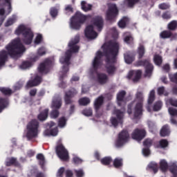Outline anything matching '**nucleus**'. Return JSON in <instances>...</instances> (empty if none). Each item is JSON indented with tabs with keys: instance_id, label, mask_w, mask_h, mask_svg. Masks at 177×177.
<instances>
[{
	"instance_id": "4c0bfd02",
	"label": "nucleus",
	"mask_w": 177,
	"mask_h": 177,
	"mask_svg": "<svg viewBox=\"0 0 177 177\" xmlns=\"http://www.w3.org/2000/svg\"><path fill=\"white\" fill-rule=\"evenodd\" d=\"M124 41L125 44H127L128 45H133V37H132V35L129 34L126 35L124 37Z\"/></svg>"
},
{
	"instance_id": "9b49d317",
	"label": "nucleus",
	"mask_w": 177,
	"mask_h": 177,
	"mask_svg": "<svg viewBox=\"0 0 177 177\" xmlns=\"http://www.w3.org/2000/svg\"><path fill=\"white\" fill-rule=\"evenodd\" d=\"M57 156H58L59 158L62 161H68V151L66 149L64 146L62 144H59L56 147L55 149Z\"/></svg>"
},
{
	"instance_id": "09e8293b",
	"label": "nucleus",
	"mask_w": 177,
	"mask_h": 177,
	"mask_svg": "<svg viewBox=\"0 0 177 177\" xmlns=\"http://www.w3.org/2000/svg\"><path fill=\"white\" fill-rule=\"evenodd\" d=\"M139 2H140V0H126L125 3H127L128 8H133Z\"/></svg>"
},
{
	"instance_id": "4be33fe9",
	"label": "nucleus",
	"mask_w": 177,
	"mask_h": 177,
	"mask_svg": "<svg viewBox=\"0 0 177 177\" xmlns=\"http://www.w3.org/2000/svg\"><path fill=\"white\" fill-rule=\"evenodd\" d=\"M127 95V91L122 90L119 91L117 94V102H118V105L121 106L122 104L125 106V95Z\"/></svg>"
},
{
	"instance_id": "9d476101",
	"label": "nucleus",
	"mask_w": 177,
	"mask_h": 177,
	"mask_svg": "<svg viewBox=\"0 0 177 177\" xmlns=\"http://www.w3.org/2000/svg\"><path fill=\"white\" fill-rule=\"evenodd\" d=\"M129 140V133L124 129L120 133H119L118 139L115 142L117 147H122L125 143H128Z\"/></svg>"
},
{
	"instance_id": "6ab92c4d",
	"label": "nucleus",
	"mask_w": 177,
	"mask_h": 177,
	"mask_svg": "<svg viewBox=\"0 0 177 177\" xmlns=\"http://www.w3.org/2000/svg\"><path fill=\"white\" fill-rule=\"evenodd\" d=\"M133 75V82H139L142 78V70L131 71L127 75L128 80H132Z\"/></svg>"
},
{
	"instance_id": "0e129e2a",
	"label": "nucleus",
	"mask_w": 177,
	"mask_h": 177,
	"mask_svg": "<svg viewBox=\"0 0 177 177\" xmlns=\"http://www.w3.org/2000/svg\"><path fill=\"white\" fill-rule=\"evenodd\" d=\"M169 114H170L172 117H177V109L174 107H169L168 109Z\"/></svg>"
},
{
	"instance_id": "13d9d810",
	"label": "nucleus",
	"mask_w": 177,
	"mask_h": 177,
	"mask_svg": "<svg viewBox=\"0 0 177 177\" xmlns=\"http://www.w3.org/2000/svg\"><path fill=\"white\" fill-rule=\"evenodd\" d=\"M16 22V17H12L9 18L5 24L6 27H9Z\"/></svg>"
},
{
	"instance_id": "e433bc0d",
	"label": "nucleus",
	"mask_w": 177,
	"mask_h": 177,
	"mask_svg": "<svg viewBox=\"0 0 177 177\" xmlns=\"http://www.w3.org/2000/svg\"><path fill=\"white\" fill-rule=\"evenodd\" d=\"M80 106H88L91 103V99L88 97H84L79 100Z\"/></svg>"
},
{
	"instance_id": "aec40b11",
	"label": "nucleus",
	"mask_w": 177,
	"mask_h": 177,
	"mask_svg": "<svg viewBox=\"0 0 177 177\" xmlns=\"http://www.w3.org/2000/svg\"><path fill=\"white\" fill-rule=\"evenodd\" d=\"M24 42L26 45H31L32 44V39H34V32L31 29L27 30L23 35Z\"/></svg>"
},
{
	"instance_id": "3c124183",
	"label": "nucleus",
	"mask_w": 177,
	"mask_h": 177,
	"mask_svg": "<svg viewBox=\"0 0 177 177\" xmlns=\"http://www.w3.org/2000/svg\"><path fill=\"white\" fill-rule=\"evenodd\" d=\"M32 66V63L30 61H25L23 62L22 64L20 66V68H22V70H26L27 68H30Z\"/></svg>"
},
{
	"instance_id": "a878e982",
	"label": "nucleus",
	"mask_w": 177,
	"mask_h": 177,
	"mask_svg": "<svg viewBox=\"0 0 177 177\" xmlns=\"http://www.w3.org/2000/svg\"><path fill=\"white\" fill-rule=\"evenodd\" d=\"M124 62L127 64H132L135 61V55L132 53L127 52L124 55Z\"/></svg>"
},
{
	"instance_id": "f257e3e1",
	"label": "nucleus",
	"mask_w": 177,
	"mask_h": 177,
	"mask_svg": "<svg viewBox=\"0 0 177 177\" xmlns=\"http://www.w3.org/2000/svg\"><path fill=\"white\" fill-rule=\"evenodd\" d=\"M103 50L102 55L105 59V69L108 75H114L117 71V56L120 50L118 45H102L101 47Z\"/></svg>"
},
{
	"instance_id": "72a5a7b5",
	"label": "nucleus",
	"mask_w": 177,
	"mask_h": 177,
	"mask_svg": "<svg viewBox=\"0 0 177 177\" xmlns=\"http://www.w3.org/2000/svg\"><path fill=\"white\" fill-rule=\"evenodd\" d=\"M135 102H136V103H140L141 104H143V102H145V97H143V93L142 91H138L136 93Z\"/></svg>"
},
{
	"instance_id": "20e7f679",
	"label": "nucleus",
	"mask_w": 177,
	"mask_h": 177,
	"mask_svg": "<svg viewBox=\"0 0 177 177\" xmlns=\"http://www.w3.org/2000/svg\"><path fill=\"white\" fill-rule=\"evenodd\" d=\"M102 57H103V53L98 50L92 63L93 70L91 71V74H97V82H98L100 85H105L106 82H109V76L106 73L97 72L99 67L102 66Z\"/></svg>"
},
{
	"instance_id": "39448f33",
	"label": "nucleus",
	"mask_w": 177,
	"mask_h": 177,
	"mask_svg": "<svg viewBox=\"0 0 177 177\" xmlns=\"http://www.w3.org/2000/svg\"><path fill=\"white\" fill-rule=\"evenodd\" d=\"M89 17H91V15H85L81 12L77 11L71 19V28H73V30H80L81 26H82Z\"/></svg>"
},
{
	"instance_id": "bb28decb",
	"label": "nucleus",
	"mask_w": 177,
	"mask_h": 177,
	"mask_svg": "<svg viewBox=\"0 0 177 177\" xmlns=\"http://www.w3.org/2000/svg\"><path fill=\"white\" fill-rule=\"evenodd\" d=\"M169 133H171L169 126L168 124H165L162 126L160 131V136L162 138H165V136H169Z\"/></svg>"
},
{
	"instance_id": "5fc2aeb1",
	"label": "nucleus",
	"mask_w": 177,
	"mask_h": 177,
	"mask_svg": "<svg viewBox=\"0 0 177 177\" xmlns=\"http://www.w3.org/2000/svg\"><path fill=\"white\" fill-rule=\"evenodd\" d=\"M158 95L161 96L162 95H164L165 96H168L169 93L168 92L165 91V87L160 86L158 88Z\"/></svg>"
},
{
	"instance_id": "e2e57ef3",
	"label": "nucleus",
	"mask_w": 177,
	"mask_h": 177,
	"mask_svg": "<svg viewBox=\"0 0 177 177\" xmlns=\"http://www.w3.org/2000/svg\"><path fill=\"white\" fill-rule=\"evenodd\" d=\"M53 107L55 109V110H59L60 107H62V101L55 100L53 102Z\"/></svg>"
},
{
	"instance_id": "dca6fc26",
	"label": "nucleus",
	"mask_w": 177,
	"mask_h": 177,
	"mask_svg": "<svg viewBox=\"0 0 177 177\" xmlns=\"http://www.w3.org/2000/svg\"><path fill=\"white\" fill-rule=\"evenodd\" d=\"M132 139L142 140L146 138V130L145 129H136L131 134Z\"/></svg>"
},
{
	"instance_id": "603ef678",
	"label": "nucleus",
	"mask_w": 177,
	"mask_h": 177,
	"mask_svg": "<svg viewBox=\"0 0 177 177\" xmlns=\"http://www.w3.org/2000/svg\"><path fill=\"white\" fill-rule=\"evenodd\" d=\"M161 107H162V102L161 101H158L154 103L153 110V111H160Z\"/></svg>"
},
{
	"instance_id": "7c9ffc66",
	"label": "nucleus",
	"mask_w": 177,
	"mask_h": 177,
	"mask_svg": "<svg viewBox=\"0 0 177 177\" xmlns=\"http://www.w3.org/2000/svg\"><path fill=\"white\" fill-rule=\"evenodd\" d=\"M6 167H12V165H14L15 167H19L20 164L17 161V159L16 158H9L8 160L6 162Z\"/></svg>"
},
{
	"instance_id": "4468645a",
	"label": "nucleus",
	"mask_w": 177,
	"mask_h": 177,
	"mask_svg": "<svg viewBox=\"0 0 177 177\" xmlns=\"http://www.w3.org/2000/svg\"><path fill=\"white\" fill-rule=\"evenodd\" d=\"M77 93H78V91H77V90L74 88H72L66 91L64 95L65 104H73V103H74L73 97H74Z\"/></svg>"
},
{
	"instance_id": "f8f14e48",
	"label": "nucleus",
	"mask_w": 177,
	"mask_h": 177,
	"mask_svg": "<svg viewBox=\"0 0 177 177\" xmlns=\"http://www.w3.org/2000/svg\"><path fill=\"white\" fill-rule=\"evenodd\" d=\"M103 103H104V97L103 96L98 97L94 102L95 115L98 118L103 115V110L100 109H102V106H103Z\"/></svg>"
},
{
	"instance_id": "f704fd0d",
	"label": "nucleus",
	"mask_w": 177,
	"mask_h": 177,
	"mask_svg": "<svg viewBox=\"0 0 177 177\" xmlns=\"http://www.w3.org/2000/svg\"><path fill=\"white\" fill-rule=\"evenodd\" d=\"M160 169L162 172H167L168 171V162L165 160H161L160 162Z\"/></svg>"
},
{
	"instance_id": "680f3d73",
	"label": "nucleus",
	"mask_w": 177,
	"mask_h": 177,
	"mask_svg": "<svg viewBox=\"0 0 177 177\" xmlns=\"http://www.w3.org/2000/svg\"><path fill=\"white\" fill-rule=\"evenodd\" d=\"M60 114V112L59 111V109H53L51 112H50V118H57V117H59Z\"/></svg>"
},
{
	"instance_id": "ea45409f",
	"label": "nucleus",
	"mask_w": 177,
	"mask_h": 177,
	"mask_svg": "<svg viewBox=\"0 0 177 177\" xmlns=\"http://www.w3.org/2000/svg\"><path fill=\"white\" fill-rule=\"evenodd\" d=\"M0 92L4 95V96H10L12 93H13V91H12V89L6 87H0Z\"/></svg>"
},
{
	"instance_id": "a18cd8bd",
	"label": "nucleus",
	"mask_w": 177,
	"mask_h": 177,
	"mask_svg": "<svg viewBox=\"0 0 177 177\" xmlns=\"http://www.w3.org/2000/svg\"><path fill=\"white\" fill-rule=\"evenodd\" d=\"M127 23H128V17H123L122 19L118 22L120 28H125V27H127Z\"/></svg>"
},
{
	"instance_id": "bf43d9fd",
	"label": "nucleus",
	"mask_w": 177,
	"mask_h": 177,
	"mask_svg": "<svg viewBox=\"0 0 177 177\" xmlns=\"http://www.w3.org/2000/svg\"><path fill=\"white\" fill-rule=\"evenodd\" d=\"M57 13H59V10L56 7H52L50 9V15L51 17H56V16H57Z\"/></svg>"
},
{
	"instance_id": "f3484780",
	"label": "nucleus",
	"mask_w": 177,
	"mask_h": 177,
	"mask_svg": "<svg viewBox=\"0 0 177 177\" xmlns=\"http://www.w3.org/2000/svg\"><path fill=\"white\" fill-rule=\"evenodd\" d=\"M143 104L136 103L133 109V118L140 120V117L143 115Z\"/></svg>"
},
{
	"instance_id": "58836bf2",
	"label": "nucleus",
	"mask_w": 177,
	"mask_h": 177,
	"mask_svg": "<svg viewBox=\"0 0 177 177\" xmlns=\"http://www.w3.org/2000/svg\"><path fill=\"white\" fill-rule=\"evenodd\" d=\"M81 6L84 12H89V10H92V5L87 4L85 1L81 2Z\"/></svg>"
},
{
	"instance_id": "393cba45",
	"label": "nucleus",
	"mask_w": 177,
	"mask_h": 177,
	"mask_svg": "<svg viewBox=\"0 0 177 177\" xmlns=\"http://www.w3.org/2000/svg\"><path fill=\"white\" fill-rule=\"evenodd\" d=\"M47 128L50 129L51 136H56L59 132L57 127H56V123L54 122H50L47 124Z\"/></svg>"
},
{
	"instance_id": "c03bdc74",
	"label": "nucleus",
	"mask_w": 177,
	"mask_h": 177,
	"mask_svg": "<svg viewBox=\"0 0 177 177\" xmlns=\"http://www.w3.org/2000/svg\"><path fill=\"white\" fill-rule=\"evenodd\" d=\"M167 28L169 31H175L177 28V21H171L167 25Z\"/></svg>"
},
{
	"instance_id": "c9c22d12",
	"label": "nucleus",
	"mask_w": 177,
	"mask_h": 177,
	"mask_svg": "<svg viewBox=\"0 0 177 177\" xmlns=\"http://www.w3.org/2000/svg\"><path fill=\"white\" fill-rule=\"evenodd\" d=\"M8 106H9V100H8V98L0 97L1 109L5 110Z\"/></svg>"
},
{
	"instance_id": "0eeeda50",
	"label": "nucleus",
	"mask_w": 177,
	"mask_h": 177,
	"mask_svg": "<svg viewBox=\"0 0 177 177\" xmlns=\"http://www.w3.org/2000/svg\"><path fill=\"white\" fill-rule=\"evenodd\" d=\"M113 114L116 115L115 117L111 118V124L115 127H118V124L122 125L124 124V118L125 117V110L121 111L120 109H115L113 111Z\"/></svg>"
},
{
	"instance_id": "f03ea898",
	"label": "nucleus",
	"mask_w": 177,
	"mask_h": 177,
	"mask_svg": "<svg viewBox=\"0 0 177 177\" xmlns=\"http://www.w3.org/2000/svg\"><path fill=\"white\" fill-rule=\"evenodd\" d=\"M78 52H80V46L77 45H69L68 49L65 52L64 56L59 59L60 63H62V64H65L62 66V75L59 77L60 81L62 80L61 84H59V88H62L63 89L67 88V84L65 82H63V80L64 77L67 76V73H68V71L70 70L68 66L71 64L70 61L71 60L73 55H74V53H78Z\"/></svg>"
},
{
	"instance_id": "cd10ccee",
	"label": "nucleus",
	"mask_w": 177,
	"mask_h": 177,
	"mask_svg": "<svg viewBox=\"0 0 177 177\" xmlns=\"http://www.w3.org/2000/svg\"><path fill=\"white\" fill-rule=\"evenodd\" d=\"M48 114L49 109H46L39 113V114L37 115V119L39 120V121L41 122L46 121V120L48 119Z\"/></svg>"
},
{
	"instance_id": "8fccbe9b",
	"label": "nucleus",
	"mask_w": 177,
	"mask_h": 177,
	"mask_svg": "<svg viewBox=\"0 0 177 177\" xmlns=\"http://www.w3.org/2000/svg\"><path fill=\"white\" fill-rule=\"evenodd\" d=\"M100 161L102 165H110V164H111V161H113V159H111V157H104L101 159Z\"/></svg>"
},
{
	"instance_id": "5701e85b",
	"label": "nucleus",
	"mask_w": 177,
	"mask_h": 177,
	"mask_svg": "<svg viewBox=\"0 0 177 177\" xmlns=\"http://www.w3.org/2000/svg\"><path fill=\"white\" fill-rule=\"evenodd\" d=\"M159 37L160 39H168V38H176L177 35L176 33H174L172 31L167 30L162 31L160 33Z\"/></svg>"
},
{
	"instance_id": "1a4fd4ad",
	"label": "nucleus",
	"mask_w": 177,
	"mask_h": 177,
	"mask_svg": "<svg viewBox=\"0 0 177 177\" xmlns=\"http://www.w3.org/2000/svg\"><path fill=\"white\" fill-rule=\"evenodd\" d=\"M118 8H117V5L111 4L109 6L108 10L106 11V20L113 23L115 21V19H117V16H118Z\"/></svg>"
},
{
	"instance_id": "a19ab883",
	"label": "nucleus",
	"mask_w": 177,
	"mask_h": 177,
	"mask_svg": "<svg viewBox=\"0 0 177 177\" xmlns=\"http://www.w3.org/2000/svg\"><path fill=\"white\" fill-rule=\"evenodd\" d=\"M34 44L35 45H39V44H45L44 41V36H42L41 34H37L35 39Z\"/></svg>"
},
{
	"instance_id": "c756f323",
	"label": "nucleus",
	"mask_w": 177,
	"mask_h": 177,
	"mask_svg": "<svg viewBox=\"0 0 177 177\" xmlns=\"http://www.w3.org/2000/svg\"><path fill=\"white\" fill-rule=\"evenodd\" d=\"M169 145V142H168V140L162 139L155 145V147L156 149H166V147H168Z\"/></svg>"
},
{
	"instance_id": "7ed1b4c3",
	"label": "nucleus",
	"mask_w": 177,
	"mask_h": 177,
	"mask_svg": "<svg viewBox=\"0 0 177 177\" xmlns=\"http://www.w3.org/2000/svg\"><path fill=\"white\" fill-rule=\"evenodd\" d=\"M6 49L7 51L5 50L0 51V68L6 64L8 56L15 60L21 57V55L26 50V47L23 45H8L6 46Z\"/></svg>"
},
{
	"instance_id": "6e6d98bb",
	"label": "nucleus",
	"mask_w": 177,
	"mask_h": 177,
	"mask_svg": "<svg viewBox=\"0 0 177 177\" xmlns=\"http://www.w3.org/2000/svg\"><path fill=\"white\" fill-rule=\"evenodd\" d=\"M66 122H67V120L66 119V118L65 117H62L59 119L58 126L60 128H63V127H66Z\"/></svg>"
},
{
	"instance_id": "2f4dec72",
	"label": "nucleus",
	"mask_w": 177,
	"mask_h": 177,
	"mask_svg": "<svg viewBox=\"0 0 177 177\" xmlns=\"http://www.w3.org/2000/svg\"><path fill=\"white\" fill-rule=\"evenodd\" d=\"M27 30H30V28L26 27V26H24V25H20L16 29L15 34L17 35H20L21 34H22V35H24V33H25L26 31H27Z\"/></svg>"
},
{
	"instance_id": "37998d69",
	"label": "nucleus",
	"mask_w": 177,
	"mask_h": 177,
	"mask_svg": "<svg viewBox=\"0 0 177 177\" xmlns=\"http://www.w3.org/2000/svg\"><path fill=\"white\" fill-rule=\"evenodd\" d=\"M154 100H156V91L154 90H152L149 93L148 98V104H152Z\"/></svg>"
},
{
	"instance_id": "4d7b16f0",
	"label": "nucleus",
	"mask_w": 177,
	"mask_h": 177,
	"mask_svg": "<svg viewBox=\"0 0 177 177\" xmlns=\"http://www.w3.org/2000/svg\"><path fill=\"white\" fill-rule=\"evenodd\" d=\"M138 59H142L145 56V46H140L138 50Z\"/></svg>"
},
{
	"instance_id": "b1692460",
	"label": "nucleus",
	"mask_w": 177,
	"mask_h": 177,
	"mask_svg": "<svg viewBox=\"0 0 177 177\" xmlns=\"http://www.w3.org/2000/svg\"><path fill=\"white\" fill-rule=\"evenodd\" d=\"M112 32V35L113 37V39H111L109 41V45H119L118 43V31L117 30V28L115 27H113L111 29Z\"/></svg>"
},
{
	"instance_id": "473e14b6",
	"label": "nucleus",
	"mask_w": 177,
	"mask_h": 177,
	"mask_svg": "<svg viewBox=\"0 0 177 177\" xmlns=\"http://www.w3.org/2000/svg\"><path fill=\"white\" fill-rule=\"evenodd\" d=\"M37 159L39 160V164L41 168V169H45V156L42 153H38L37 155Z\"/></svg>"
},
{
	"instance_id": "a211bd4d",
	"label": "nucleus",
	"mask_w": 177,
	"mask_h": 177,
	"mask_svg": "<svg viewBox=\"0 0 177 177\" xmlns=\"http://www.w3.org/2000/svg\"><path fill=\"white\" fill-rule=\"evenodd\" d=\"M84 34L86 38H88V39H95V38L97 37V32L95 31L93 26L92 25L86 26L84 30Z\"/></svg>"
},
{
	"instance_id": "774afa93",
	"label": "nucleus",
	"mask_w": 177,
	"mask_h": 177,
	"mask_svg": "<svg viewBox=\"0 0 177 177\" xmlns=\"http://www.w3.org/2000/svg\"><path fill=\"white\" fill-rule=\"evenodd\" d=\"M169 171L172 174H177V165L176 164H172L170 165Z\"/></svg>"
},
{
	"instance_id": "412c9836",
	"label": "nucleus",
	"mask_w": 177,
	"mask_h": 177,
	"mask_svg": "<svg viewBox=\"0 0 177 177\" xmlns=\"http://www.w3.org/2000/svg\"><path fill=\"white\" fill-rule=\"evenodd\" d=\"M93 24L95 27H96L97 31H102V30H103V26L104 24L103 18L102 17H95L93 19Z\"/></svg>"
},
{
	"instance_id": "864d4df0",
	"label": "nucleus",
	"mask_w": 177,
	"mask_h": 177,
	"mask_svg": "<svg viewBox=\"0 0 177 177\" xmlns=\"http://www.w3.org/2000/svg\"><path fill=\"white\" fill-rule=\"evenodd\" d=\"M80 43V35H76L73 38H72L68 44V45H77Z\"/></svg>"
},
{
	"instance_id": "6e6552de",
	"label": "nucleus",
	"mask_w": 177,
	"mask_h": 177,
	"mask_svg": "<svg viewBox=\"0 0 177 177\" xmlns=\"http://www.w3.org/2000/svg\"><path fill=\"white\" fill-rule=\"evenodd\" d=\"M135 66L136 67L143 66L145 68V75L146 77H151L153 74V70L154 66L150 63V59L138 60L136 62Z\"/></svg>"
},
{
	"instance_id": "79ce46f5",
	"label": "nucleus",
	"mask_w": 177,
	"mask_h": 177,
	"mask_svg": "<svg viewBox=\"0 0 177 177\" xmlns=\"http://www.w3.org/2000/svg\"><path fill=\"white\" fill-rule=\"evenodd\" d=\"M149 169L153 171V174L158 172V165L157 163L151 162L148 165Z\"/></svg>"
},
{
	"instance_id": "2eb2a0df",
	"label": "nucleus",
	"mask_w": 177,
	"mask_h": 177,
	"mask_svg": "<svg viewBox=\"0 0 177 177\" xmlns=\"http://www.w3.org/2000/svg\"><path fill=\"white\" fill-rule=\"evenodd\" d=\"M43 79L41 76L36 75L33 79L28 80L26 83V88L30 89V88H34V86H38L42 83Z\"/></svg>"
},
{
	"instance_id": "de8ad7c7",
	"label": "nucleus",
	"mask_w": 177,
	"mask_h": 177,
	"mask_svg": "<svg viewBox=\"0 0 177 177\" xmlns=\"http://www.w3.org/2000/svg\"><path fill=\"white\" fill-rule=\"evenodd\" d=\"M153 61L156 66H161V64H162V57L158 55H156L153 57Z\"/></svg>"
},
{
	"instance_id": "c85d7f7f",
	"label": "nucleus",
	"mask_w": 177,
	"mask_h": 177,
	"mask_svg": "<svg viewBox=\"0 0 177 177\" xmlns=\"http://www.w3.org/2000/svg\"><path fill=\"white\" fill-rule=\"evenodd\" d=\"M8 6V15L12 13V0H0V7Z\"/></svg>"
},
{
	"instance_id": "338daca9",
	"label": "nucleus",
	"mask_w": 177,
	"mask_h": 177,
	"mask_svg": "<svg viewBox=\"0 0 177 177\" xmlns=\"http://www.w3.org/2000/svg\"><path fill=\"white\" fill-rule=\"evenodd\" d=\"M169 77L171 82H174L175 84H177V72L174 74H169Z\"/></svg>"
},
{
	"instance_id": "49530a36",
	"label": "nucleus",
	"mask_w": 177,
	"mask_h": 177,
	"mask_svg": "<svg viewBox=\"0 0 177 177\" xmlns=\"http://www.w3.org/2000/svg\"><path fill=\"white\" fill-rule=\"evenodd\" d=\"M113 167H115V168H120V167H122V158H115L113 160Z\"/></svg>"
},
{
	"instance_id": "69168bd1",
	"label": "nucleus",
	"mask_w": 177,
	"mask_h": 177,
	"mask_svg": "<svg viewBox=\"0 0 177 177\" xmlns=\"http://www.w3.org/2000/svg\"><path fill=\"white\" fill-rule=\"evenodd\" d=\"M167 103L173 106V107H177V99L175 98H169L167 100Z\"/></svg>"
},
{
	"instance_id": "ddd939ff",
	"label": "nucleus",
	"mask_w": 177,
	"mask_h": 177,
	"mask_svg": "<svg viewBox=\"0 0 177 177\" xmlns=\"http://www.w3.org/2000/svg\"><path fill=\"white\" fill-rule=\"evenodd\" d=\"M51 66L52 60L46 59L39 65L37 68L38 73H39V74H48V73H49V70H50Z\"/></svg>"
},
{
	"instance_id": "423d86ee",
	"label": "nucleus",
	"mask_w": 177,
	"mask_h": 177,
	"mask_svg": "<svg viewBox=\"0 0 177 177\" xmlns=\"http://www.w3.org/2000/svg\"><path fill=\"white\" fill-rule=\"evenodd\" d=\"M39 128V122L38 120L33 119L30 120L27 126L26 138L28 140L34 139L38 136V129Z\"/></svg>"
},
{
	"instance_id": "052dcab7",
	"label": "nucleus",
	"mask_w": 177,
	"mask_h": 177,
	"mask_svg": "<svg viewBox=\"0 0 177 177\" xmlns=\"http://www.w3.org/2000/svg\"><path fill=\"white\" fill-rule=\"evenodd\" d=\"M82 114L84 115H86V117H91L93 114V112H92V109L91 108H87V109H85L82 111Z\"/></svg>"
}]
</instances>
